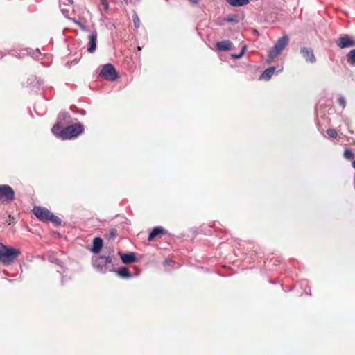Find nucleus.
Masks as SVG:
<instances>
[{
	"label": "nucleus",
	"mask_w": 355,
	"mask_h": 355,
	"mask_svg": "<svg viewBox=\"0 0 355 355\" xmlns=\"http://www.w3.org/2000/svg\"><path fill=\"white\" fill-rule=\"evenodd\" d=\"M88 44H87V51L89 53H94L96 51V42H97V33L96 31L92 32L88 36Z\"/></svg>",
	"instance_id": "1a4fd4ad"
},
{
	"label": "nucleus",
	"mask_w": 355,
	"mask_h": 355,
	"mask_svg": "<svg viewBox=\"0 0 355 355\" xmlns=\"http://www.w3.org/2000/svg\"><path fill=\"white\" fill-rule=\"evenodd\" d=\"M115 235H116L115 230H111L110 231V236L114 238V237H115Z\"/></svg>",
	"instance_id": "cd10ccee"
},
{
	"label": "nucleus",
	"mask_w": 355,
	"mask_h": 355,
	"mask_svg": "<svg viewBox=\"0 0 355 355\" xmlns=\"http://www.w3.org/2000/svg\"><path fill=\"white\" fill-rule=\"evenodd\" d=\"M103 246V240L99 237H96L93 240V247H92V252L94 253H98L102 248Z\"/></svg>",
	"instance_id": "ddd939ff"
},
{
	"label": "nucleus",
	"mask_w": 355,
	"mask_h": 355,
	"mask_svg": "<svg viewBox=\"0 0 355 355\" xmlns=\"http://www.w3.org/2000/svg\"><path fill=\"white\" fill-rule=\"evenodd\" d=\"M15 197V191L8 184L0 185V202L5 204L10 203Z\"/></svg>",
	"instance_id": "39448f33"
},
{
	"label": "nucleus",
	"mask_w": 355,
	"mask_h": 355,
	"mask_svg": "<svg viewBox=\"0 0 355 355\" xmlns=\"http://www.w3.org/2000/svg\"><path fill=\"white\" fill-rule=\"evenodd\" d=\"M232 42L229 40H223L216 43L217 49L219 51H228L231 49Z\"/></svg>",
	"instance_id": "f8f14e48"
},
{
	"label": "nucleus",
	"mask_w": 355,
	"mask_h": 355,
	"mask_svg": "<svg viewBox=\"0 0 355 355\" xmlns=\"http://www.w3.org/2000/svg\"><path fill=\"white\" fill-rule=\"evenodd\" d=\"M21 251L18 249L8 248L0 243V261L4 264H10L19 254Z\"/></svg>",
	"instance_id": "f257e3e1"
},
{
	"label": "nucleus",
	"mask_w": 355,
	"mask_h": 355,
	"mask_svg": "<svg viewBox=\"0 0 355 355\" xmlns=\"http://www.w3.org/2000/svg\"><path fill=\"white\" fill-rule=\"evenodd\" d=\"M117 273L121 277L127 278V277H130V274L129 272V270H128V269L126 267H121L118 270Z\"/></svg>",
	"instance_id": "a211bd4d"
},
{
	"label": "nucleus",
	"mask_w": 355,
	"mask_h": 355,
	"mask_svg": "<svg viewBox=\"0 0 355 355\" xmlns=\"http://www.w3.org/2000/svg\"><path fill=\"white\" fill-rule=\"evenodd\" d=\"M245 49H246V46H243L242 47V49H241V53H240L239 54H238V55H234V54H233V55H232V58H235V59H239V58H241L243 56V53H244V52H245Z\"/></svg>",
	"instance_id": "5701e85b"
},
{
	"label": "nucleus",
	"mask_w": 355,
	"mask_h": 355,
	"mask_svg": "<svg viewBox=\"0 0 355 355\" xmlns=\"http://www.w3.org/2000/svg\"><path fill=\"white\" fill-rule=\"evenodd\" d=\"M100 75L108 80H115L118 77L114 66L111 64H105L101 71Z\"/></svg>",
	"instance_id": "0eeeda50"
},
{
	"label": "nucleus",
	"mask_w": 355,
	"mask_h": 355,
	"mask_svg": "<svg viewBox=\"0 0 355 355\" xmlns=\"http://www.w3.org/2000/svg\"><path fill=\"white\" fill-rule=\"evenodd\" d=\"M34 215L42 221H51L55 225H60L61 220L55 216L46 208L42 207H35L33 209Z\"/></svg>",
	"instance_id": "f03ea898"
},
{
	"label": "nucleus",
	"mask_w": 355,
	"mask_h": 355,
	"mask_svg": "<svg viewBox=\"0 0 355 355\" xmlns=\"http://www.w3.org/2000/svg\"><path fill=\"white\" fill-rule=\"evenodd\" d=\"M275 71V67H270L266 69L263 71V73L261 75L260 78L266 80H268L271 78L272 75L274 74Z\"/></svg>",
	"instance_id": "2eb2a0df"
},
{
	"label": "nucleus",
	"mask_w": 355,
	"mask_h": 355,
	"mask_svg": "<svg viewBox=\"0 0 355 355\" xmlns=\"http://www.w3.org/2000/svg\"><path fill=\"white\" fill-rule=\"evenodd\" d=\"M344 157L347 159H351L354 157V153L352 150L346 149L344 152Z\"/></svg>",
	"instance_id": "412c9836"
},
{
	"label": "nucleus",
	"mask_w": 355,
	"mask_h": 355,
	"mask_svg": "<svg viewBox=\"0 0 355 355\" xmlns=\"http://www.w3.org/2000/svg\"><path fill=\"white\" fill-rule=\"evenodd\" d=\"M227 21H233V18H232V17H228V18L227 19Z\"/></svg>",
	"instance_id": "7c9ffc66"
},
{
	"label": "nucleus",
	"mask_w": 355,
	"mask_h": 355,
	"mask_svg": "<svg viewBox=\"0 0 355 355\" xmlns=\"http://www.w3.org/2000/svg\"><path fill=\"white\" fill-rule=\"evenodd\" d=\"M125 1L126 3H128V0H125Z\"/></svg>",
	"instance_id": "f704fd0d"
},
{
	"label": "nucleus",
	"mask_w": 355,
	"mask_h": 355,
	"mask_svg": "<svg viewBox=\"0 0 355 355\" xmlns=\"http://www.w3.org/2000/svg\"><path fill=\"white\" fill-rule=\"evenodd\" d=\"M327 134L331 138H336L338 134L334 129L329 128L327 130Z\"/></svg>",
	"instance_id": "4be33fe9"
},
{
	"label": "nucleus",
	"mask_w": 355,
	"mask_h": 355,
	"mask_svg": "<svg viewBox=\"0 0 355 355\" xmlns=\"http://www.w3.org/2000/svg\"><path fill=\"white\" fill-rule=\"evenodd\" d=\"M138 50H139V51H140V50H141V47H140V46H139V47H138Z\"/></svg>",
	"instance_id": "72a5a7b5"
},
{
	"label": "nucleus",
	"mask_w": 355,
	"mask_h": 355,
	"mask_svg": "<svg viewBox=\"0 0 355 355\" xmlns=\"http://www.w3.org/2000/svg\"><path fill=\"white\" fill-rule=\"evenodd\" d=\"M336 43L337 46L340 49H345L355 46V40L352 37L348 35H344L340 37L336 41Z\"/></svg>",
	"instance_id": "6e6552de"
},
{
	"label": "nucleus",
	"mask_w": 355,
	"mask_h": 355,
	"mask_svg": "<svg viewBox=\"0 0 355 355\" xmlns=\"http://www.w3.org/2000/svg\"><path fill=\"white\" fill-rule=\"evenodd\" d=\"M111 262V259L106 256H96L92 258L94 267L100 272L105 273L107 270V265Z\"/></svg>",
	"instance_id": "423d86ee"
},
{
	"label": "nucleus",
	"mask_w": 355,
	"mask_h": 355,
	"mask_svg": "<svg viewBox=\"0 0 355 355\" xmlns=\"http://www.w3.org/2000/svg\"><path fill=\"white\" fill-rule=\"evenodd\" d=\"M102 3H103V4L105 5V8L107 9L108 8V3H107V0H102Z\"/></svg>",
	"instance_id": "c85d7f7f"
},
{
	"label": "nucleus",
	"mask_w": 355,
	"mask_h": 355,
	"mask_svg": "<svg viewBox=\"0 0 355 355\" xmlns=\"http://www.w3.org/2000/svg\"><path fill=\"white\" fill-rule=\"evenodd\" d=\"M164 234V230L162 227H155L152 230V232L150 233L148 240L152 241L156 236L161 235V234Z\"/></svg>",
	"instance_id": "4468645a"
},
{
	"label": "nucleus",
	"mask_w": 355,
	"mask_h": 355,
	"mask_svg": "<svg viewBox=\"0 0 355 355\" xmlns=\"http://www.w3.org/2000/svg\"><path fill=\"white\" fill-rule=\"evenodd\" d=\"M62 130V129L60 125V121H58L55 125H53L51 130L55 135L61 138Z\"/></svg>",
	"instance_id": "6ab92c4d"
},
{
	"label": "nucleus",
	"mask_w": 355,
	"mask_h": 355,
	"mask_svg": "<svg viewBox=\"0 0 355 355\" xmlns=\"http://www.w3.org/2000/svg\"><path fill=\"white\" fill-rule=\"evenodd\" d=\"M70 19L72 20L75 24H76L83 31L86 30V27L79 21L76 20L74 18Z\"/></svg>",
	"instance_id": "b1692460"
},
{
	"label": "nucleus",
	"mask_w": 355,
	"mask_h": 355,
	"mask_svg": "<svg viewBox=\"0 0 355 355\" xmlns=\"http://www.w3.org/2000/svg\"><path fill=\"white\" fill-rule=\"evenodd\" d=\"M83 130L80 123L69 125L62 130L61 138L63 139H71L79 135Z\"/></svg>",
	"instance_id": "7ed1b4c3"
},
{
	"label": "nucleus",
	"mask_w": 355,
	"mask_h": 355,
	"mask_svg": "<svg viewBox=\"0 0 355 355\" xmlns=\"http://www.w3.org/2000/svg\"><path fill=\"white\" fill-rule=\"evenodd\" d=\"M348 61L352 64H355V49L350 51L347 55Z\"/></svg>",
	"instance_id": "aec40b11"
},
{
	"label": "nucleus",
	"mask_w": 355,
	"mask_h": 355,
	"mask_svg": "<svg viewBox=\"0 0 355 355\" xmlns=\"http://www.w3.org/2000/svg\"><path fill=\"white\" fill-rule=\"evenodd\" d=\"M288 37L284 35L279 38L275 46L269 51L268 57L271 59L277 58L288 43Z\"/></svg>",
	"instance_id": "20e7f679"
},
{
	"label": "nucleus",
	"mask_w": 355,
	"mask_h": 355,
	"mask_svg": "<svg viewBox=\"0 0 355 355\" xmlns=\"http://www.w3.org/2000/svg\"><path fill=\"white\" fill-rule=\"evenodd\" d=\"M189 2H191L193 4H196L198 3L199 0H188Z\"/></svg>",
	"instance_id": "c756f323"
},
{
	"label": "nucleus",
	"mask_w": 355,
	"mask_h": 355,
	"mask_svg": "<svg viewBox=\"0 0 355 355\" xmlns=\"http://www.w3.org/2000/svg\"><path fill=\"white\" fill-rule=\"evenodd\" d=\"M67 117H69L68 114L65 112H62L61 114H60L59 116H58V121L60 122V120L62 119H67Z\"/></svg>",
	"instance_id": "bb28decb"
},
{
	"label": "nucleus",
	"mask_w": 355,
	"mask_h": 355,
	"mask_svg": "<svg viewBox=\"0 0 355 355\" xmlns=\"http://www.w3.org/2000/svg\"><path fill=\"white\" fill-rule=\"evenodd\" d=\"M300 53H302V56L305 58L306 62H309L310 63L315 62L316 58L311 49H308L306 47L301 48Z\"/></svg>",
	"instance_id": "9d476101"
},
{
	"label": "nucleus",
	"mask_w": 355,
	"mask_h": 355,
	"mask_svg": "<svg viewBox=\"0 0 355 355\" xmlns=\"http://www.w3.org/2000/svg\"><path fill=\"white\" fill-rule=\"evenodd\" d=\"M73 3V0H60V8H61V11L62 12V14L66 17H68V14H69V10H67L66 8H62V4L64 5H72Z\"/></svg>",
	"instance_id": "f3484780"
},
{
	"label": "nucleus",
	"mask_w": 355,
	"mask_h": 355,
	"mask_svg": "<svg viewBox=\"0 0 355 355\" xmlns=\"http://www.w3.org/2000/svg\"><path fill=\"white\" fill-rule=\"evenodd\" d=\"M119 254L125 264H130L136 261V257L133 252L122 253L119 252Z\"/></svg>",
	"instance_id": "9b49d317"
},
{
	"label": "nucleus",
	"mask_w": 355,
	"mask_h": 355,
	"mask_svg": "<svg viewBox=\"0 0 355 355\" xmlns=\"http://www.w3.org/2000/svg\"><path fill=\"white\" fill-rule=\"evenodd\" d=\"M226 1L232 6L240 7L248 4L250 0H226Z\"/></svg>",
	"instance_id": "dca6fc26"
},
{
	"label": "nucleus",
	"mask_w": 355,
	"mask_h": 355,
	"mask_svg": "<svg viewBox=\"0 0 355 355\" xmlns=\"http://www.w3.org/2000/svg\"><path fill=\"white\" fill-rule=\"evenodd\" d=\"M338 102L339 105L340 106H342L343 107H345L346 102H345V99L343 96H339V98L338 99Z\"/></svg>",
	"instance_id": "393cba45"
},
{
	"label": "nucleus",
	"mask_w": 355,
	"mask_h": 355,
	"mask_svg": "<svg viewBox=\"0 0 355 355\" xmlns=\"http://www.w3.org/2000/svg\"><path fill=\"white\" fill-rule=\"evenodd\" d=\"M171 262H172V261H166V263H171Z\"/></svg>",
	"instance_id": "473e14b6"
},
{
	"label": "nucleus",
	"mask_w": 355,
	"mask_h": 355,
	"mask_svg": "<svg viewBox=\"0 0 355 355\" xmlns=\"http://www.w3.org/2000/svg\"><path fill=\"white\" fill-rule=\"evenodd\" d=\"M133 22L136 28H138L139 26V19L136 14L133 17Z\"/></svg>",
	"instance_id": "a878e982"
},
{
	"label": "nucleus",
	"mask_w": 355,
	"mask_h": 355,
	"mask_svg": "<svg viewBox=\"0 0 355 355\" xmlns=\"http://www.w3.org/2000/svg\"><path fill=\"white\" fill-rule=\"evenodd\" d=\"M352 166L355 168V159L352 162Z\"/></svg>",
	"instance_id": "2f4dec72"
}]
</instances>
